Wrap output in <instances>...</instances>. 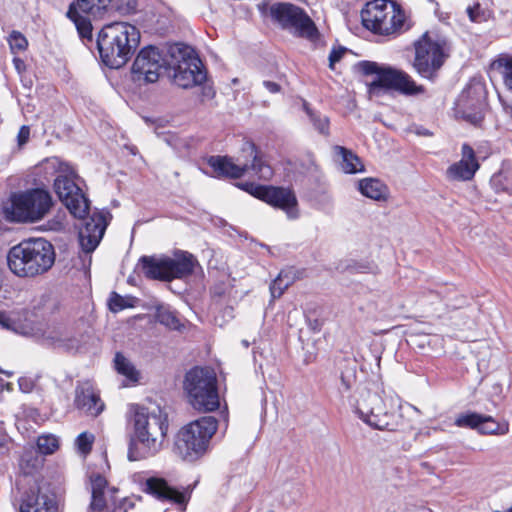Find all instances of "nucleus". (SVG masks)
<instances>
[{"label": "nucleus", "instance_id": "nucleus-1", "mask_svg": "<svg viewBox=\"0 0 512 512\" xmlns=\"http://www.w3.org/2000/svg\"><path fill=\"white\" fill-rule=\"evenodd\" d=\"M133 427L127 454L130 461L153 457L163 449L168 432V417L159 407L152 410L137 407Z\"/></svg>", "mask_w": 512, "mask_h": 512}, {"label": "nucleus", "instance_id": "nucleus-2", "mask_svg": "<svg viewBox=\"0 0 512 512\" xmlns=\"http://www.w3.org/2000/svg\"><path fill=\"white\" fill-rule=\"evenodd\" d=\"M53 245L44 238H30L11 247L7 254L9 270L17 277L33 279L46 274L55 263Z\"/></svg>", "mask_w": 512, "mask_h": 512}, {"label": "nucleus", "instance_id": "nucleus-3", "mask_svg": "<svg viewBox=\"0 0 512 512\" xmlns=\"http://www.w3.org/2000/svg\"><path fill=\"white\" fill-rule=\"evenodd\" d=\"M140 41L138 29L127 22L106 25L99 33L97 46L104 64L118 69L126 64Z\"/></svg>", "mask_w": 512, "mask_h": 512}, {"label": "nucleus", "instance_id": "nucleus-4", "mask_svg": "<svg viewBox=\"0 0 512 512\" xmlns=\"http://www.w3.org/2000/svg\"><path fill=\"white\" fill-rule=\"evenodd\" d=\"M351 405L359 418L373 428L395 430L400 424L399 398L392 394L362 389Z\"/></svg>", "mask_w": 512, "mask_h": 512}, {"label": "nucleus", "instance_id": "nucleus-5", "mask_svg": "<svg viewBox=\"0 0 512 512\" xmlns=\"http://www.w3.org/2000/svg\"><path fill=\"white\" fill-rule=\"evenodd\" d=\"M54 199L43 187L14 192L3 205L5 218L16 223H37L52 210Z\"/></svg>", "mask_w": 512, "mask_h": 512}, {"label": "nucleus", "instance_id": "nucleus-6", "mask_svg": "<svg viewBox=\"0 0 512 512\" xmlns=\"http://www.w3.org/2000/svg\"><path fill=\"white\" fill-rule=\"evenodd\" d=\"M218 422L213 416H203L183 426L176 434L173 451L184 461L194 462L208 451Z\"/></svg>", "mask_w": 512, "mask_h": 512}, {"label": "nucleus", "instance_id": "nucleus-7", "mask_svg": "<svg viewBox=\"0 0 512 512\" xmlns=\"http://www.w3.org/2000/svg\"><path fill=\"white\" fill-rule=\"evenodd\" d=\"M412 67L423 79L435 81L450 55L447 40L435 32L426 31L413 43Z\"/></svg>", "mask_w": 512, "mask_h": 512}, {"label": "nucleus", "instance_id": "nucleus-8", "mask_svg": "<svg viewBox=\"0 0 512 512\" xmlns=\"http://www.w3.org/2000/svg\"><path fill=\"white\" fill-rule=\"evenodd\" d=\"M58 172L54 180V190L61 202L76 218H84L89 211V201L79 186V178L73 168L58 158L49 160Z\"/></svg>", "mask_w": 512, "mask_h": 512}, {"label": "nucleus", "instance_id": "nucleus-9", "mask_svg": "<svg viewBox=\"0 0 512 512\" xmlns=\"http://www.w3.org/2000/svg\"><path fill=\"white\" fill-rule=\"evenodd\" d=\"M242 152L252 159L251 164L243 162L240 157L234 161L227 156H212L208 159L209 166L218 177L240 178L250 169L262 180H270L274 174L272 167L258 155L252 143H245Z\"/></svg>", "mask_w": 512, "mask_h": 512}, {"label": "nucleus", "instance_id": "nucleus-10", "mask_svg": "<svg viewBox=\"0 0 512 512\" xmlns=\"http://www.w3.org/2000/svg\"><path fill=\"white\" fill-rule=\"evenodd\" d=\"M184 389L196 410L210 412L219 408L217 378L213 370L200 367L191 369L186 373Z\"/></svg>", "mask_w": 512, "mask_h": 512}, {"label": "nucleus", "instance_id": "nucleus-11", "mask_svg": "<svg viewBox=\"0 0 512 512\" xmlns=\"http://www.w3.org/2000/svg\"><path fill=\"white\" fill-rule=\"evenodd\" d=\"M360 71L365 75H376L375 80L369 84V92L375 93L377 89L395 90L404 95H420L425 92L422 85L405 71L390 66H382L376 62L363 61L359 63Z\"/></svg>", "mask_w": 512, "mask_h": 512}, {"label": "nucleus", "instance_id": "nucleus-12", "mask_svg": "<svg viewBox=\"0 0 512 512\" xmlns=\"http://www.w3.org/2000/svg\"><path fill=\"white\" fill-rule=\"evenodd\" d=\"M361 18L368 30L384 36L400 33L405 23L404 12L394 2L386 0L368 2Z\"/></svg>", "mask_w": 512, "mask_h": 512}, {"label": "nucleus", "instance_id": "nucleus-13", "mask_svg": "<svg viewBox=\"0 0 512 512\" xmlns=\"http://www.w3.org/2000/svg\"><path fill=\"white\" fill-rule=\"evenodd\" d=\"M171 54L176 60L172 75L175 85L188 89L205 81L206 74L194 49L185 45H177L172 49Z\"/></svg>", "mask_w": 512, "mask_h": 512}, {"label": "nucleus", "instance_id": "nucleus-14", "mask_svg": "<svg viewBox=\"0 0 512 512\" xmlns=\"http://www.w3.org/2000/svg\"><path fill=\"white\" fill-rule=\"evenodd\" d=\"M262 14H269L283 28L294 30L301 36L314 37L316 28L310 17L299 7L290 3H276L258 5Z\"/></svg>", "mask_w": 512, "mask_h": 512}, {"label": "nucleus", "instance_id": "nucleus-15", "mask_svg": "<svg viewBox=\"0 0 512 512\" xmlns=\"http://www.w3.org/2000/svg\"><path fill=\"white\" fill-rule=\"evenodd\" d=\"M23 336L31 337L41 345L53 349L73 351L79 347V340L72 329L63 324L43 325L31 322L23 331Z\"/></svg>", "mask_w": 512, "mask_h": 512}, {"label": "nucleus", "instance_id": "nucleus-16", "mask_svg": "<svg viewBox=\"0 0 512 512\" xmlns=\"http://www.w3.org/2000/svg\"><path fill=\"white\" fill-rule=\"evenodd\" d=\"M252 196L281 209L289 219L299 217L298 200L291 188L245 183L240 186Z\"/></svg>", "mask_w": 512, "mask_h": 512}, {"label": "nucleus", "instance_id": "nucleus-17", "mask_svg": "<svg viewBox=\"0 0 512 512\" xmlns=\"http://www.w3.org/2000/svg\"><path fill=\"white\" fill-rule=\"evenodd\" d=\"M166 66L163 53L155 46L144 47L132 65V79L138 83H155Z\"/></svg>", "mask_w": 512, "mask_h": 512}, {"label": "nucleus", "instance_id": "nucleus-18", "mask_svg": "<svg viewBox=\"0 0 512 512\" xmlns=\"http://www.w3.org/2000/svg\"><path fill=\"white\" fill-rule=\"evenodd\" d=\"M457 112L472 124H478L483 119L485 108V90L481 84L467 87L458 97Z\"/></svg>", "mask_w": 512, "mask_h": 512}, {"label": "nucleus", "instance_id": "nucleus-19", "mask_svg": "<svg viewBox=\"0 0 512 512\" xmlns=\"http://www.w3.org/2000/svg\"><path fill=\"white\" fill-rule=\"evenodd\" d=\"M458 427H468L477 430L480 434L502 436L509 432L508 421H498L492 416L482 415L475 412L459 415L455 420Z\"/></svg>", "mask_w": 512, "mask_h": 512}, {"label": "nucleus", "instance_id": "nucleus-20", "mask_svg": "<svg viewBox=\"0 0 512 512\" xmlns=\"http://www.w3.org/2000/svg\"><path fill=\"white\" fill-rule=\"evenodd\" d=\"M108 223L103 212L93 213L79 230V244L85 254L92 253L99 245Z\"/></svg>", "mask_w": 512, "mask_h": 512}, {"label": "nucleus", "instance_id": "nucleus-21", "mask_svg": "<svg viewBox=\"0 0 512 512\" xmlns=\"http://www.w3.org/2000/svg\"><path fill=\"white\" fill-rule=\"evenodd\" d=\"M461 152V159L450 165L447 169L446 175L450 180L469 181L474 177L480 167L475 152L471 146L463 144Z\"/></svg>", "mask_w": 512, "mask_h": 512}, {"label": "nucleus", "instance_id": "nucleus-22", "mask_svg": "<svg viewBox=\"0 0 512 512\" xmlns=\"http://www.w3.org/2000/svg\"><path fill=\"white\" fill-rule=\"evenodd\" d=\"M91 503L90 511L108 512L111 504H115L117 489L109 487L106 479L100 474L91 476Z\"/></svg>", "mask_w": 512, "mask_h": 512}, {"label": "nucleus", "instance_id": "nucleus-23", "mask_svg": "<svg viewBox=\"0 0 512 512\" xmlns=\"http://www.w3.org/2000/svg\"><path fill=\"white\" fill-rule=\"evenodd\" d=\"M75 407L86 415L96 417L104 410V403L94 388L86 383L76 388Z\"/></svg>", "mask_w": 512, "mask_h": 512}, {"label": "nucleus", "instance_id": "nucleus-24", "mask_svg": "<svg viewBox=\"0 0 512 512\" xmlns=\"http://www.w3.org/2000/svg\"><path fill=\"white\" fill-rule=\"evenodd\" d=\"M22 501L20 512H56V502L48 494L41 493L38 487L31 489Z\"/></svg>", "mask_w": 512, "mask_h": 512}, {"label": "nucleus", "instance_id": "nucleus-25", "mask_svg": "<svg viewBox=\"0 0 512 512\" xmlns=\"http://www.w3.org/2000/svg\"><path fill=\"white\" fill-rule=\"evenodd\" d=\"M141 262L146 277L163 281L172 279L170 257L144 256L141 258Z\"/></svg>", "mask_w": 512, "mask_h": 512}, {"label": "nucleus", "instance_id": "nucleus-26", "mask_svg": "<svg viewBox=\"0 0 512 512\" xmlns=\"http://www.w3.org/2000/svg\"><path fill=\"white\" fill-rule=\"evenodd\" d=\"M146 486L148 492L160 500H165L176 504L186 503L185 494L169 486L163 479L150 478L147 480Z\"/></svg>", "mask_w": 512, "mask_h": 512}, {"label": "nucleus", "instance_id": "nucleus-27", "mask_svg": "<svg viewBox=\"0 0 512 512\" xmlns=\"http://www.w3.org/2000/svg\"><path fill=\"white\" fill-rule=\"evenodd\" d=\"M358 190L360 193L374 201H387L389 198L388 186L377 178H364L358 182Z\"/></svg>", "mask_w": 512, "mask_h": 512}, {"label": "nucleus", "instance_id": "nucleus-28", "mask_svg": "<svg viewBox=\"0 0 512 512\" xmlns=\"http://www.w3.org/2000/svg\"><path fill=\"white\" fill-rule=\"evenodd\" d=\"M170 263L172 279L186 277L199 267L196 258L188 252H180L173 258L170 257Z\"/></svg>", "mask_w": 512, "mask_h": 512}, {"label": "nucleus", "instance_id": "nucleus-29", "mask_svg": "<svg viewBox=\"0 0 512 512\" xmlns=\"http://www.w3.org/2000/svg\"><path fill=\"white\" fill-rule=\"evenodd\" d=\"M334 152L341 159V169L345 173L355 174L364 171L363 163L352 151L342 146H335Z\"/></svg>", "mask_w": 512, "mask_h": 512}, {"label": "nucleus", "instance_id": "nucleus-30", "mask_svg": "<svg viewBox=\"0 0 512 512\" xmlns=\"http://www.w3.org/2000/svg\"><path fill=\"white\" fill-rule=\"evenodd\" d=\"M112 0H77L70 7H74L83 14L94 18H101L110 6Z\"/></svg>", "mask_w": 512, "mask_h": 512}, {"label": "nucleus", "instance_id": "nucleus-31", "mask_svg": "<svg viewBox=\"0 0 512 512\" xmlns=\"http://www.w3.org/2000/svg\"><path fill=\"white\" fill-rule=\"evenodd\" d=\"M491 68L502 76L505 87L512 92V56L508 54L499 55L492 62Z\"/></svg>", "mask_w": 512, "mask_h": 512}, {"label": "nucleus", "instance_id": "nucleus-32", "mask_svg": "<svg viewBox=\"0 0 512 512\" xmlns=\"http://www.w3.org/2000/svg\"><path fill=\"white\" fill-rule=\"evenodd\" d=\"M114 366L116 371L125 377L129 382L136 383L139 381V371L135 368L132 362L121 353H116L114 358Z\"/></svg>", "mask_w": 512, "mask_h": 512}, {"label": "nucleus", "instance_id": "nucleus-33", "mask_svg": "<svg viewBox=\"0 0 512 512\" xmlns=\"http://www.w3.org/2000/svg\"><path fill=\"white\" fill-rule=\"evenodd\" d=\"M67 16L74 22L79 35L82 38H92V24L88 15H82L81 11H78L74 7H69Z\"/></svg>", "mask_w": 512, "mask_h": 512}, {"label": "nucleus", "instance_id": "nucleus-34", "mask_svg": "<svg viewBox=\"0 0 512 512\" xmlns=\"http://www.w3.org/2000/svg\"><path fill=\"white\" fill-rule=\"evenodd\" d=\"M490 183L496 192L512 195V167L502 168L492 176Z\"/></svg>", "mask_w": 512, "mask_h": 512}, {"label": "nucleus", "instance_id": "nucleus-35", "mask_svg": "<svg viewBox=\"0 0 512 512\" xmlns=\"http://www.w3.org/2000/svg\"><path fill=\"white\" fill-rule=\"evenodd\" d=\"M155 319L158 323L171 330H181L183 326L176 313L164 305H159L156 307Z\"/></svg>", "mask_w": 512, "mask_h": 512}, {"label": "nucleus", "instance_id": "nucleus-36", "mask_svg": "<svg viewBox=\"0 0 512 512\" xmlns=\"http://www.w3.org/2000/svg\"><path fill=\"white\" fill-rule=\"evenodd\" d=\"M294 280L295 277L291 270H282L270 286L272 297L279 298Z\"/></svg>", "mask_w": 512, "mask_h": 512}, {"label": "nucleus", "instance_id": "nucleus-37", "mask_svg": "<svg viewBox=\"0 0 512 512\" xmlns=\"http://www.w3.org/2000/svg\"><path fill=\"white\" fill-rule=\"evenodd\" d=\"M37 447L41 454H53L59 448V439L52 434L41 435L38 437Z\"/></svg>", "mask_w": 512, "mask_h": 512}, {"label": "nucleus", "instance_id": "nucleus-38", "mask_svg": "<svg viewBox=\"0 0 512 512\" xmlns=\"http://www.w3.org/2000/svg\"><path fill=\"white\" fill-rule=\"evenodd\" d=\"M31 322L19 323L15 321L8 313L0 311V327L5 330L13 331L23 335V331Z\"/></svg>", "mask_w": 512, "mask_h": 512}, {"label": "nucleus", "instance_id": "nucleus-39", "mask_svg": "<svg viewBox=\"0 0 512 512\" xmlns=\"http://www.w3.org/2000/svg\"><path fill=\"white\" fill-rule=\"evenodd\" d=\"M304 110L309 116L310 120L313 122L315 129L319 131V133L323 135H328L329 133V119L325 116H321L320 114L315 113L311 110L306 102L303 104Z\"/></svg>", "mask_w": 512, "mask_h": 512}, {"label": "nucleus", "instance_id": "nucleus-40", "mask_svg": "<svg viewBox=\"0 0 512 512\" xmlns=\"http://www.w3.org/2000/svg\"><path fill=\"white\" fill-rule=\"evenodd\" d=\"M94 442V435L88 432H82L76 438V446L82 454H87L92 449Z\"/></svg>", "mask_w": 512, "mask_h": 512}, {"label": "nucleus", "instance_id": "nucleus-41", "mask_svg": "<svg viewBox=\"0 0 512 512\" xmlns=\"http://www.w3.org/2000/svg\"><path fill=\"white\" fill-rule=\"evenodd\" d=\"M108 305L109 309L114 313L119 312L130 306L125 298H123L122 296L115 292L111 294Z\"/></svg>", "mask_w": 512, "mask_h": 512}, {"label": "nucleus", "instance_id": "nucleus-42", "mask_svg": "<svg viewBox=\"0 0 512 512\" xmlns=\"http://www.w3.org/2000/svg\"><path fill=\"white\" fill-rule=\"evenodd\" d=\"M9 44L13 51H23L26 49L28 43L21 33L14 31L10 35Z\"/></svg>", "mask_w": 512, "mask_h": 512}, {"label": "nucleus", "instance_id": "nucleus-43", "mask_svg": "<svg viewBox=\"0 0 512 512\" xmlns=\"http://www.w3.org/2000/svg\"><path fill=\"white\" fill-rule=\"evenodd\" d=\"M466 12L472 22H482L485 20L484 12L481 10L479 3L468 6Z\"/></svg>", "mask_w": 512, "mask_h": 512}, {"label": "nucleus", "instance_id": "nucleus-44", "mask_svg": "<svg viewBox=\"0 0 512 512\" xmlns=\"http://www.w3.org/2000/svg\"><path fill=\"white\" fill-rule=\"evenodd\" d=\"M125 505H130V498L126 497L120 500L115 498V504H111L108 512H126L124 507Z\"/></svg>", "mask_w": 512, "mask_h": 512}, {"label": "nucleus", "instance_id": "nucleus-45", "mask_svg": "<svg viewBox=\"0 0 512 512\" xmlns=\"http://www.w3.org/2000/svg\"><path fill=\"white\" fill-rule=\"evenodd\" d=\"M30 137V128L29 126L23 125L17 135V141L19 146H23L26 144Z\"/></svg>", "mask_w": 512, "mask_h": 512}, {"label": "nucleus", "instance_id": "nucleus-46", "mask_svg": "<svg viewBox=\"0 0 512 512\" xmlns=\"http://www.w3.org/2000/svg\"><path fill=\"white\" fill-rule=\"evenodd\" d=\"M345 53V49H334L331 51L330 55H329V67L331 69H334V65L336 62H338L343 54Z\"/></svg>", "mask_w": 512, "mask_h": 512}, {"label": "nucleus", "instance_id": "nucleus-47", "mask_svg": "<svg viewBox=\"0 0 512 512\" xmlns=\"http://www.w3.org/2000/svg\"><path fill=\"white\" fill-rule=\"evenodd\" d=\"M503 113L507 119L506 128L512 130V105L503 104Z\"/></svg>", "mask_w": 512, "mask_h": 512}, {"label": "nucleus", "instance_id": "nucleus-48", "mask_svg": "<svg viewBox=\"0 0 512 512\" xmlns=\"http://www.w3.org/2000/svg\"><path fill=\"white\" fill-rule=\"evenodd\" d=\"M263 85L270 93H278L280 91V85L275 82L264 81Z\"/></svg>", "mask_w": 512, "mask_h": 512}, {"label": "nucleus", "instance_id": "nucleus-49", "mask_svg": "<svg viewBox=\"0 0 512 512\" xmlns=\"http://www.w3.org/2000/svg\"><path fill=\"white\" fill-rule=\"evenodd\" d=\"M19 387L23 392H29L31 390L32 384L27 379H20Z\"/></svg>", "mask_w": 512, "mask_h": 512}, {"label": "nucleus", "instance_id": "nucleus-50", "mask_svg": "<svg viewBox=\"0 0 512 512\" xmlns=\"http://www.w3.org/2000/svg\"><path fill=\"white\" fill-rule=\"evenodd\" d=\"M135 503H134V500L132 498H130V505H125V511L128 512L130 509H132L134 507Z\"/></svg>", "mask_w": 512, "mask_h": 512}, {"label": "nucleus", "instance_id": "nucleus-51", "mask_svg": "<svg viewBox=\"0 0 512 512\" xmlns=\"http://www.w3.org/2000/svg\"><path fill=\"white\" fill-rule=\"evenodd\" d=\"M341 382H342L344 389L346 391L349 390L350 386H349L348 382L343 377L341 378Z\"/></svg>", "mask_w": 512, "mask_h": 512}, {"label": "nucleus", "instance_id": "nucleus-52", "mask_svg": "<svg viewBox=\"0 0 512 512\" xmlns=\"http://www.w3.org/2000/svg\"><path fill=\"white\" fill-rule=\"evenodd\" d=\"M3 446V440L0 439V448Z\"/></svg>", "mask_w": 512, "mask_h": 512}, {"label": "nucleus", "instance_id": "nucleus-53", "mask_svg": "<svg viewBox=\"0 0 512 512\" xmlns=\"http://www.w3.org/2000/svg\"><path fill=\"white\" fill-rule=\"evenodd\" d=\"M506 512H512V507L510 509H508Z\"/></svg>", "mask_w": 512, "mask_h": 512}]
</instances>
